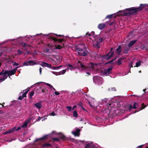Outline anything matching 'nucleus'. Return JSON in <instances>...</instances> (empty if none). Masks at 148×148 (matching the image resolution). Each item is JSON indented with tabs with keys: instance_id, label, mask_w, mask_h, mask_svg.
<instances>
[{
	"instance_id": "nucleus-18",
	"label": "nucleus",
	"mask_w": 148,
	"mask_h": 148,
	"mask_svg": "<svg viewBox=\"0 0 148 148\" xmlns=\"http://www.w3.org/2000/svg\"><path fill=\"white\" fill-rule=\"evenodd\" d=\"M49 135H45V136H44L43 137H42L41 138H39V139L37 138L35 140V142H36V141H38L39 140H44V139H47V138L48 136Z\"/></svg>"
},
{
	"instance_id": "nucleus-10",
	"label": "nucleus",
	"mask_w": 148,
	"mask_h": 148,
	"mask_svg": "<svg viewBox=\"0 0 148 148\" xmlns=\"http://www.w3.org/2000/svg\"><path fill=\"white\" fill-rule=\"evenodd\" d=\"M40 89L43 93H45L46 94H48V91L45 86H41L40 88Z\"/></svg>"
},
{
	"instance_id": "nucleus-2",
	"label": "nucleus",
	"mask_w": 148,
	"mask_h": 148,
	"mask_svg": "<svg viewBox=\"0 0 148 148\" xmlns=\"http://www.w3.org/2000/svg\"><path fill=\"white\" fill-rule=\"evenodd\" d=\"M98 64L91 63L87 66H86L82 63L79 61H78L77 65L79 67H80L82 70H85V71H90L92 70L94 67L95 65L97 66L98 65Z\"/></svg>"
},
{
	"instance_id": "nucleus-58",
	"label": "nucleus",
	"mask_w": 148,
	"mask_h": 148,
	"mask_svg": "<svg viewBox=\"0 0 148 148\" xmlns=\"http://www.w3.org/2000/svg\"><path fill=\"white\" fill-rule=\"evenodd\" d=\"M16 129V128L15 129L14 131H18V130H20V129H21V127H18L16 129Z\"/></svg>"
},
{
	"instance_id": "nucleus-12",
	"label": "nucleus",
	"mask_w": 148,
	"mask_h": 148,
	"mask_svg": "<svg viewBox=\"0 0 148 148\" xmlns=\"http://www.w3.org/2000/svg\"><path fill=\"white\" fill-rule=\"evenodd\" d=\"M106 25L105 24L101 23L99 24L98 25V28L100 30H102L104 29L106 27Z\"/></svg>"
},
{
	"instance_id": "nucleus-34",
	"label": "nucleus",
	"mask_w": 148,
	"mask_h": 148,
	"mask_svg": "<svg viewBox=\"0 0 148 148\" xmlns=\"http://www.w3.org/2000/svg\"><path fill=\"white\" fill-rule=\"evenodd\" d=\"M129 49H125L124 51H123V52H122V54L123 53H125V54H126L127 53L128 51H129Z\"/></svg>"
},
{
	"instance_id": "nucleus-62",
	"label": "nucleus",
	"mask_w": 148,
	"mask_h": 148,
	"mask_svg": "<svg viewBox=\"0 0 148 148\" xmlns=\"http://www.w3.org/2000/svg\"><path fill=\"white\" fill-rule=\"evenodd\" d=\"M56 36H58V37H62V36H64L62 35H57V34H55Z\"/></svg>"
},
{
	"instance_id": "nucleus-36",
	"label": "nucleus",
	"mask_w": 148,
	"mask_h": 148,
	"mask_svg": "<svg viewBox=\"0 0 148 148\" xmlns=\"http://www.w3.org/2000/svg\"><path fill=\"white\" fill-rule=\"evenodd\" d=\"M52 140H53V141H59L60 140L59 139L57 138H52Z\"/></svg>"
},
{
	"instance_id": "nucleus-50",
	"label": "nucleus",
	"mask_w": 148,
	"mask_h": 148,
	"mask_svg": "<svg viewBox=\"0 0 148 148\" xmlns=\"http://www.w3.org/2000/svg\"><path fill=\"white\" fill-rule=\"evenodd\" d=\"M78 106H79L81 107L82 106V102H79L78 104H77Z\"/></svg>"
},
{
	"instance_id": "nucleus-63",
	"label": "nucleus",
	"mask_w": 148,
	"mask_h": 148,
	"mask_svg": "<svg viewBox=\"0 0 148 148\" xmlns=\"http://www.w3.org/2000/svg\"><path fill=\"white\" fill-rule=\"evenodd\" d=\"M19 65V64L18 63L15 62L13 64L14 66H18Z\"/></svg>"
},
{
	"instance_id": "nucleus-28",
	"label": "nucleus",
	"mask_w": 148,
	"mask_h": 148,
	"mask_svg": "<svg viewBox=\"0 0 148 148\" xmlns=\"http://www.w3.org/2000/svg\"><path fill=\"white\" fill-rule=\"evenodd\" d=\"M28 63H29V65H32L36 64V62L33 61H32L31 60L28 61Z\"/></svg>"
},
{
	"instance_id": "nucleus-22",
	"label": "nucleus",
	"mask_w": 148,
	"mask_h": 148,
	"mask_svg": "<svg viewBox=\"0 0 148 148\" xmlns=\"http://www.w3.org/2000/svg\"><path fill=\"white\" fill-rule=\"evenodd\" d=\"M52 145H51L49 143H45L43 144L42 145V148H44L45 147H47L48 146H50V147H51Z\"/></svg>"
},
{
	"instance_id": "nucleus-35",
	"label": "nucleus",
	"mask_w": 148,
	"mask_h": 148,
	"mask_svg": "<svg viewBox=\"0 0 148 148\" xmlns=\"http://www.w3.org/2000/svg\"><path fill=\"white\" fill-rule=\"evenodd\" d=\"M66 108L69 111H71L72 109V108L71 106H66Z\"/></svg>"
},
{
	"instance_id": "nucleus-39",
	"label": "nucleus",
	"mask_w": 148,
	"mask_h": 148,
	"mask_svg": "<svg viewBox=\"0 0 148 148\" xmlns=\"http://www.w3.org/2000/svg\"><path fill=\"white\" fill-rule=\"evenodd\" d=\"M45 85H46L49 87L51 88H51L53 87V86L51 85L50 84H49L46 83H45Z\"/></svg>"
},
{
	"instance_id": "nucleus-55",
	"label": "nucleus",
	"mask_w": 148,
	"mask_h": 148,
	"mask_svg": "<svg viewBox=\"0 0 148 148\" xmlns=\"http://www.w3.org/2000/svg\"><path fill=\"white\" fill-rule=\"evenodd\" d=\"M133 62H131L129 63V65L130 66V68L131 67H133V66L132 65V64H133Z\"/></svg>"
},
{
	"instance_id": "nucleus-45",
	"label": "nucleus",
	"mask_w": 148,
	"mask_h": 148,
	"mask_svg": "<svg viewBox=\"0 0 148 148\" xmlns=\"http://www.w3.org/2000/svg\"><path fill=\"white\" fill-rule=\"evenodd\" d=\"M45 51L46 53H49V49L47 48H46L45 50Z\"/></svg>"
},
{
	"instance_id": "nucleus-47",
	"label": "nucleus",
	"mask_w": 148,
	"mask_h": 148,
	"mask_svg": "<svg viewBox=\"0 0 148 148\" xmlns=\"http://www.w3.org/2000/svg\"><path fill=\"white\" fill-rule=\"evenodd\" d=\"M91 36V34L89 33L88 32H87L86 34V36H87V37H88L89 36Z\"/></svg>"
},
{
	"instance_id": "nucleus-25",
	"label": "nucleus",
	"mask_w": 148,
	"mask_h": 148,
	"mask_svg": "<svg viewBox=\"0 0 148 148\" xmlns=\"http://www.w3.org/2000/svg\"><path fill=\"white\" fill-rule=\"evenodd\" d=\"M73 116L75 118H77L78 116V114L76 111L75 110L73 112Z\"/></svg>"
},
{
	"instance_id": "nucleus-40",
	"label": "nucleus",
	"mask_w": 148,
	"mask_h": 148,
	"mask_svg": "<svg viewBox=\"0 0 148 148\" xmlns=\"http://www.w3.org/2000/svg\"><path fill=\"white\" fill-rule=\"evenodd\" d=\"M88 144H89L90 148H93L94 147V145L93 143H88Z\"/></svg>"
},
{
	"instance_id": "nucleus-29",
	"label": "nucleus",
	"mask_w": 148,
	"mask_h": 148,
	"mask_svg": "<svg viewBox=\"0 0 148 148\" xmlns=\"http://www.w3.org/2000/svg\"><path fill=\"white\" fill-rule=\"evenodd\" d=\"M125 12L122 11H120L118 13L119 15L124 16Z\"/></svg>"
},
{
	"instance_id": "nucleus-5",
	"label": "nucleus",
	"mask_w": 148,
	"mask_h": 148,
	"mask_svg": "<svg viewBox=\"0 0 148 148\" xmlns=\"http://www.w3.org/2000/svg\"><path fill=\"white\" fill-rule=\"evenodd\" d=\"M114 53V52H109L106 55H104L103 56V58L104 59H106V60H108L113 56Z\"/></svg>"
},
{
	"instance_id": "nucleus-1",
	"label": "nucleus",
	"mask_w": 148,
	"mask_h": 148,
	"mask_svg": "<svg viewBox=\"0 0 148 148\" xmlns=\"http://www.w3.org/2000/svg\"><path fill=\"white\" fill-rule=\"evenodd\" d=\"M75 49L78 51V54L80 56L85 57L89 54L85 44L84 43H81L78 45L76 47Z\"/></svg>"
},
{
	"instance_id": "nucleus-54",
	"label": "nucleus",
	"mask_w": 148,
	"mask_h": 148,
	"mask_svg": "<svg viewBox=\"0 0 148 148\" xmlns=\"http://www.w3.org/2000/svg\"><path fill=\"white\" fill-rule=\"evenodd\" d=\"M23 98H24L22 96H20L18 98V99H19V100H22V99H23Z\"/></svg>"
},
{
	"instance_id": "nucleus-8",
	"label": "nucleus",
	"mask_w": 148,
	"mask_h": 148,
	"mask_svg": "<svg viewBox=\"0 0 148 148\" xmlns=\"http://www.w3.org/2000/svg\"><path fill=\"white\" fill-rule=\"evenodd\" d=\"M5 74H6V75H7L8 77V76H11L12 75H14L15 73H14V71H13L12 70L10 71L5 70Z\"/></svg>"
},
{
	"instance_id": "nucleus-23",
	"label": "nucleus",
	"mask_w": 148,
	"mask_h": 148,
	"mask_svg": "<svg viewBox=\"0 0 148 148\" xmlns=\"http://www.w3.org/2000/svg\"><path fill=\"white\" fill-rule=\"evenodd\" d=\"M63 48V46H61L60 45H56L54 49H60Z\"/></svg>"
},
{
	"instance_id": "nucleus-15",
	"label": "nucleus",
	"mask_w": 148,
	"mask_h": 148,
	"mask_svg": "<svg viewBox=\"0 0 148 148\" xmlns=\"http://www.w3.org/2000/svg\"><path fill=\"white\" fill-rule=\"evenodd\" d=\"M34 105L37 108L39 109H40L42 106L41 103L40 101L37 103H34Z\"/></svg>"
},
{
	"instance_id": "nucleus-6",
	"label": "nucleus",
	"mask_w": 148,
	"mask_h": 148,
	"mask_svg": "<svg viewBox=\"0 0 148 148\" xmlns=\"http://www.w3.org/2000/svg\"><path fill=\"white\" fill-rule=\"evenodd\" d=\"M48 38L53 40L54 42L58 41L59 42V43L62 42L63 41H64V40L63 39H58L56 37H53L52 36H50L48 37Z\"/></svg>"
},
{
	"instance_id": "nucleus-41",
	"label": "nucleus",
	"mask_w": 148,
	"mask_h": 148,
	"mask_svg": "<svg viewBox=\"0 0 148 148\" xmlns=\"http://www.w3.org/2000/svg\"><path fill=\"white\" fill-rule=\"evenodd\" d=\"M127 108L129 109L130 110L132 109V108H133V107L131 104H129L127 106Z\"/></svg>"
},
{
	"instance_id": "nucleus-20",
	"label": "nucleus",
	"mask_w": 148,
	"mask_h": 148,
	"mask_svg": "<svg viewBox=\"0 0 148 148\" xmlns=\"http://www.w3.org/2000/svg\"><path fill=\"white\" fill-rule=\"evenodd\" d=\"M115 14H114L108 15L106 16L105 18L106 19V18L110 19V18H112V17H114V18H115L116 16H115Z\"/></svg>"
},
{
	"instance_id": "nucleus-16",
	"label": "nucleus",
	"mask_w": 148,
	"mask_h": 148,
	"mask_svg": "<svg viewBox=\"0 0 148 148\" xmlns=\"http://www.w3.org/2000/svg\"><path fill=\"white\" fill-rule=\"evenodd\" d=\"M16 128V127H14L12 129H10L8 130L3 133V134H8L14 131L15 129Z\"/></svg>"
},
{
	"instance_id": "nucleus-60",
	"label": "nucleus",
	"mask_w": 148,
	"mask_h": 148,
	"mask_svg": "<svg viewBox=\"0 0 148 148\" xmlns=\"http://www.w3.org/2000/svg\"><path fill=\"white\" fill-rule=\"evenodd\" d=\"M136 106L137 107V108H138L140 106V105L138 103H136Z\"/></svg>"
},
{
	"instance_id": "nucleus-9",
	"label": "nucleus",
	"mask_w": 148,
	"mask_h": 148,
	"mask_svg": "<svg viewBox=\"0 0 148 148\" xmlns=\"http://www.w3.org/2000/svg\"><path fill=\"white\" fill-rule=\"evenodd\" d=\"M112 69V67L110 66L109 67L108 69L104 70V74L106 75H109L111 73V71Z\"/></svg>"
},
{
	"instance_id": "nucleus-51",
	"label": "nucleus",
	"mask_w": 148,
	"mask_h": 148,
	"mask_svg": "<svg viewBox=\"0 0 148 148\" xmlns=\"http://www.w3.org/2000/svg\"><path fill=\"white\" fill-rule=\"evenodd\" d=\"M42 117H40V116H39L38 117V118L36 120V121H40L41 119H42Z\"/></svg>"
},
{
	"instance_id": "nucleus-61",
	"label": "nucleus",
	"mask_w": 148,
	"mask_h": 148,
	"mask_svg": "<svg viewBox=\"0 0 148 148\" xmlns=\"http://www.w3.org/2000/svg\"><path fill=\"white\" fill-rule=\"evenodd\" d=\"M22 96L23 97V98H24L25 97H26V94L25 93H24L22 95Z\"/></svg>"
},
{
	"instance_id": "nucleus-21",
	"label": "nucleus",
	"mask_w": 148,
	"mask_h": 148,
	"mask_svg": "<svg viewBox=\"0 0 148 148\" xmlns=\"http://www.w3.org/2000/svg\"><path fill=\"white\" fill-rule=\"evenodd\" d=\"M124 58H120L118 59L117 62H116L117 64L118 65H120L121 64L122 62L121 61L124 59Z\"/></svg>"
},
{
	"instance_id": "nucleus-19",
	"label": "nucleus",
	"mask_w": 148,
	"mask_h": 148,
	"mask_svg": "<svg viewBox=\"0 0 148 148\" xmlns=\"http://www.w3.org/2000/svg\"><path fill=\"white\" fill-rule=\"evenodd\" d=\"M116 50L117 51V53L118 54L120 55L122 51L121 49V46L120 45L116 49Z\"/></svg>"
},
{
	"instance_id": "nucleus-57",
	"label": "nucleus",
	"mask_w": 148,
	"mask_h": 148,
	"mask_svg": "<svg viewBox=\"0 0 148 148\" xmlns=\"http://www.w3.org/2000/svg\"><path fill=\"white\" fill-rule=\"evenodd\" d=\"M114 23V25H115L116 24L115 22H112L110 23L109 24V25L110 26H111V25H112Z\"/></svg>"
},
{
	"instance_id": "nucleus-59",
	"label": "nucleus",
	"mask_w": 148,
	"mask_h": 148,
	"mask_svg": "<svg viewBox=\"0 0 148 148\" xmlns=\"http://www.w3.org/2000/svg\"><path fill=\"white\" fill-rule=\"evenodd\" d=\"M62 66H59L56 67V70H57V69H59L60 68V67Z\"/></svg>"
},
{
	"instance_id": "nucleus-31",
	"label": "nucleus",
	"mask_w": 148,
	"mask_h": 148,
	"mask_svg": "<svg viewBox=\"0 0 148 148\" xmlns=\"http://www.w3.org/2000/svg\"><path fill=\"white\" fill-rule=\"evenodd\" d=\"M28 122H25L23 126H22V127H26L27 126V123H28Z\"/></svg>"
},
{
	"instance_id": "nucleus-49",
	"label": "nucleus",
	"mask_w": 148,
	"mask_h": 148,
	"mask_svg": "<svg viewBox=\"0 0 148 148\" xmlns=\"http://www.w3.org/2000/svg\"><path fill=\"white\" fill-rule=\"evenodd\" d=\"M84 148H90L89 144H88V143L84 147Z\"/></svg>"
},
{
	"instance_id": "nucleus-53",
	"label": "nucleus",
	"mask_w": 148,
	"mask_h": 148,
	"mask_svg": "<svg viewBox=\"0 0 148 148\" xmlns=\"http://www.w3.org/2000/svg\"><path fill=\"white\" fill-rule=\"evenodd\" d=\"M49 114L51 115H52V116H54L56 115V114L54 112H52L51 113H50Z\"/></svg>"
},
{
	"instance_id": "nucleus-37",
	"label": "nucleus",
	"mask_w": 148,
	"mask_h": 148,
	"mask_svg": "<svg viewBox=\"0 0 148 148\" xmlns=\"http://www.w3.org/2000/svg\"><path fill=\"white\" fill-rule=\"evenodd\" d=\"M29 90V88H28L27 89H26L25 90H23V92H24V91H25V92H24V93H25L26 94H27Z\"/></svg>"
},
{
	"instance_id": "nucleus-30",
	"label": "nucleus",
	"mask_w": 148,
	"mask_h": 148,
	"mask_svg": "<svg viewBox=\"0 0 148 148\" xmlns=\"http://www.w3.org/2000/svg\"><path fill=\"white\" fill-rule=\"evenodd\" d=\"M47 47H48L49 49H50L52 50L53 49V47L54 46L51 45L50 44H47Z\"/></svg>"
},
{
	"instance_id": "nucleus-26",
	"label": "nucleus",
	"mask_w": 148,
	"mask_h": 148,
	"mask_svg": "<svg viewBox=\"0 0 148 148\" xmlns=\"http://www.w3.org/2000/svg\"><path fill=\"white\" fill-rule=\"evenodd\" d=\"M141 64V62L140 61H138L136 63V66H134V67H138L140 66Z\"/></svg>"
},
{
	"instance_id": "nucleus-64",
	"label": "nucleus",
	"mask_w": 148,
	"mask_h": 148,
	"mask_svg": "<svg viewBox=\"0 0 148 148\" xmlns=\"http://www.w3.org/2000/svg\"><path fill=\"white\" fill-rule=\"evenodd\" d=\"M113 61H114V60H112L111 61L108 62L107 63V64H110L111 63H112Z\"/></svg>"
},
{
	"instance_id": "nucleus-13",
	"label": "nucleus",
	"mask_w": 148,
	"mask_h": 148,
	"mask_svg": "<svg viewBox=\"0 0 148 148\" xmlns=\"http://www.w3.org/2000/svg\"><path fill=\"white\" fill-rule=\"evenodd\" d=\"M130 12H127L125 13V14L124 16H130L131 15L135 13H136L135 11H129Z\"/></svg>"
},
{
	"instance_id": "nucleus-42",
	"label": "nucleus",
	"mask_w": 148,
	"mask_h": 148,
	"mask_svg": "<svg viewBox=\"0 0 148 148\" xmlns=\"http://www.w3.org/2000/svg\"><path fill=\"white\" fill-rule=\"evenodd\" d=\"M94 45L98 49H99L100 47V46L99 45V43H97V44H96L95 45Z\"/></svg>"
},
{
	"instance_id": "nucleus-7",
	"label": "nucleus",
	"mask_w": 148,
	"mask_h": 148,
	"mask_svg": "<svg viewBox=\"0 0 148 148\" xmlns=\"http://www.w3.org/2000/svg\"><path fill=\"white\" fill-rule=\"evenodd\" d=\"M3 75V78H0V82H2L4 81L8 77L7 75H6L5 73V71L3 69L2 71L0 73V75Z\"/></svg>"
},
{
	"instance_id": "nucleus-56",
	"label": "nucleus",
	"mask_w": 148,
	"mask_h": 148,
	"mask_svg": "<svg viewBox=\"0 0 148 148\" xmlns=\"http://www.w3.org/2000/svg\"><path fill=\"white\" fill-rule=\"evenodd\" d=\"M54 93L56 95H58L60 94V93L58 92L57 91H55V92H54Z\"/></svg>"
},
{
	"instance_id": "nucleus-32",
	"label": "nucleus",
	"mask_w": 148,
	"mask_h": 148,
	"mask_svg": "<svg viewBox=\"0 0 148 148\" xmlns=\"http://www.w3.org/2000/svg\"><path fill=\"white\" fill-rule=\"evenodd\" d=\"M108 90H109L112 91H116V88L115 87H113L112 88H109Z\"/></svg>"
},
{
	"instance_id": "nucleus-44",
	"label": "nucleus",
	"mask_w": 148,
	"mask_h": 148,
	"mask_svg": "<svg viewBox=\"0 0 148 148\" xmlns=\"http://www.w3.org/2000/svg\"><path fill=\"white\" fill-rule=\"evenodd\" d=\"M17 52L19 55H21L23 53V52L21 51L20 50H18Z\"/></svg>"
},
{
	"instance_id": "nucleus-4",
	"label": "nucleus",
	"mask_w": 148,
	"mask_h": 148,
	"mask_svg": "<svg viewBox=\"0 0 148 148\" xmlns=\"http://www.w3.org/2000/svg\"><path fill=\"white\" fill-rule=\"evenodd\" d=\"M51 134H54L56 135H59V138L63 141H64L65 140H69V138H68L66 137L65 135L61 133H57L56 131H53Z\"/></svg>"
},
{
	"instance_id": "nucleus-33",
	"label": "nucleus",
	"mask_w": 148,
	"mask_h": 148,
	"mask_svg": "<svg viewBox=\"0 0 148 148\" xmlns=\"http://www.w3.org/2000/svg\"><path fill=\"white\" fill-rule=\"evenodd\" d=\"M67 66L68 68H70V70H71V69H75V68L73 67V66L71 64H68L67 65Z\"/></svg>"
},
{
	"instance_id": "nucleus-43",
	"label": "nucleus",
	"mask_w": 148,
	"mask_h": 148,
	"mask_svg": "<svg viewBox=\"0 0 148 148\" xmlns=\"http://www.w3.org/2000/svg\"><path fill=\"white\" fill-rule=\"evenodd\" d=\"M28 65H29V63H28V61L25 62L23 64V66H28Z\"/></svg>"
},
{
	"instance_id": "nucleus-46",
	"label": "nucleus",
	"mask_w": 148,
	"mask_h": 148,
	"mask_svg": "<svg viewBox=\"0 0 148 148\" xmlns=\"http://www.w3.org/2000/svg\"><path fill=\"white\" fill-rule=\"evenodd\" d=\"M19 67H16L15 69H12V70H13V71H14V73H15L16 72V70H17V69L18 68H19Z\"/></svg>"
},
{
	"instance_id": "nucleus-24",
	"label": "nucleus",
	"mask_w": 148,
	"mask_h": 148,
	"mask_svg": "<svg viewBox=\"0 0 148 148\" xmlns=\"http://www.w3.org/2000/svg\"><path fill=\"white\" fill-rule=\"evenodd\" d=\"M34 90L30 92L29 93V97L30 99L32 98V97L34 95Z\"/></svg>"
},
{
	"instance_id": "nucleus-17",
	"label": "nucleus",
	"mask_w": 148,
	"mask_h": 148,
	"mask_svg": "<svg viewBox=\"0 0 148 148\" xmlns=\"http://www.w3.org/2000/svg\"><path fill=\"white\" fill-rule=\"evenodd\" d=\"M137 40L131 41L128 44V46L129 47H132L137 42Z\"/></svg>"
},
{
	"instance_id": "nucleus-48",
	"label": "nucleus",
	"mask_w": 148,
	"mask_h": 148,
	"mask_svg": "<svg viewBox=\"0 0 148 148\" xmlns=\"http://www.w3.org/2000/svg\"><path fill=\"white\" fill-rule=\"evenodd\" d=\"M22 45L23 47H26V46H28V45L26 44L25 43H23L22 44Z\"/></svg>"
},
{
	"instance_id": "nucleus-27",
	"label": "nucleus",
	"mask_w": 148,
	"mask_h": 148,
	"mask_svg": "<svg viewBox=\"0 0 148 148\" xmlns=\"http://www.w3.org/2000/svg\"><path fill=\"white\" fill-rule=\"evenodd\" d=\"M141 105L142 106L140 108V109L138 110V111L143 110L147 106L146 105H144V103H142Z\"/></svg>"
},
{
	"instance_id": "nucleus-38",
	"label": "nucleus",
	"mask_w": 148,
	"mask_h": 148,
	"mask_svg": "<svg viewBox=\"0 0 148 148\" xmlns=\"http://www.w3.org/2000/svg\"><path fill=\"white\" fill-rule=\"evenodd\" d=\"M133 108L134 109H136L137 108V107L136 106V102H134V105L132 106Z\"/></svg>"
},
{
	"instance_id": "nucleus-14",
	"label": "nucleus",
	"mask_w": 148,
	"mask_h": 148,
	"mask_svg": "<svg viewBox=\"0 0 148 148\" xmlns=\"http://www.w3.org/2000/svg\"><path fill=\"white\" fill-rule=\"evenodd\" d=\"M42 66L43 67H47L48 68L51 69V64H49L45 62H43Z\"/></svg>"
},
{
	"instance_id": "nucleus-52",
	"label": "nucleus",
	"mask_w": 148,
	"mask_h": 148,
	"mask_svg": "<svg viewBox=\"0 0 148 148\" xmlns=\"http://www.w3.org/2000/svg\"><path fill=\"white\" fill-rule=\"evenodd\" d=\"M66 72V70L65 69L61 71V73L62 74H64Z\"/></svg>"
},
{
	"instance_id": "nucleus-3",
	"label": "nucleus",
	"mask_w": 148,
	"mask_h": 148,
	"mask_svg": "<svg viewBox=\"0 0 148 148\" xmlns=\"http://www.w3.org/2000/svg\"><path fill=\"white\" fill-rule=\"evenodd\" d=\"M146 4H141L140 5V6L138 7L135 8L134 7H132L128 8L125 9V11H135L136 13L137 12L143 10L144 8L146 7Z\"/></svg>"
},
{
	"instance_id": "nucleus-11",
	"label": "nucleus",
	"mask_w": 148,
	"mask_h": 148,
	"mask_svg": "<svg viewBox=\"0 0 148 148\" xmlns=\"http://www.w3.org/2000/svg\"><path fill=\"white\" fill-rule=\"evenodd\" d=\"M80 130L79 128H77L75 132H73L72 133L75 136H79L80 134Z\"/></svg>"
}]
</instances>
